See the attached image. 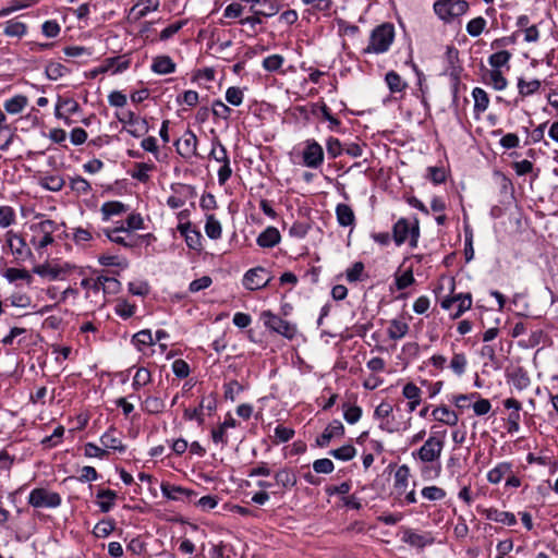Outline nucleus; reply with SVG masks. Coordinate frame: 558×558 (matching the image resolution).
Here are the masks:
<instances>
[{
    "label": "nucleus",
    "mask_w": 558,
    "mask_h": 558,
    "mask_svg": "<svg viewBox=\"0 0 558 558\" xmlns=\"http://www.w3.org/2000/svg\"><path fill=\"white\" fill-rule=\"evenodd\" d=\"M135 170L132 172V178L140 182L146 183L149 180L148 172L154 170L155 166L146 162H136Z\"/></svg>",
    "instance_id": "obj_42"
},
{
    "label": "nucleus",
    "mask_w": 558,
    "mask_h": 558,
    "mask_svg": "<svg viewBox=\"0 0 558 558\" xmlns=\"http://www.w3.org/2000/svg\"><path fill=\"white\" fill-rule=\"evenodd\" d=\"M28 99L26 96L16 95L4 102V109L8 113L17 114L27 106Z\"/></svg>",
    "instance_id": "obj_31"
},
{
    "label": "nucleus",
    "mask_w": 558,
    "mask_h": 558,
    "mask_svg": "<svg viewBox=\"0 0 558 558\" xmlns=\"http://www.w3.org/2000/svg\"><path fill=\"white\" fill-rule=\"evenodd\" d=\"M15 222V211L11 206H0V228L5 229Z\"/></svg>",
    "instance_id": "obj_49"
},
{
    "label": "nucleus",
    "mask_w": 558,
    "mask_h": 558,
    "mask_svg": "<svg viewBox=\"0 0 558 558\" xmlns=\"http://www.w3.org/2000/svg\"><path fill=\"white\" fill-rule=\"evenodd\" d=\"M96 497L99 499L97 502L101 512L107 513L114 507L117 493L111 489H99Z\"/></svg>",
    "instance_id": "obj_23"
},
{
    "label": "nucleus",
    "mask_w": 558,
    "mask_h": 558,
    "mask_svg": "<svg viewBox=\"0 0 558 558\" xmlns=\"http://www.w3.org/2000/svg\"><path fill=\"white\" fill-rule=\"evenodd\" d=\"M274 477L276 487L280 488L279 490H271L274 495H283L287 489L294 487L298 482L295 473L287 468L277 471Z\"/></svg>",
    "instance_id": "obj_11"
},
{
    "label": "nucleus",
    "mask_w": 558,
    "mask_h": 558,
    "mask_svg": "<svg viewBox=\"0 0 558 558\" xmlns=\"http://www.w3.org/2000/svg\"><path fill=\"white\" fill-rule=\"evenodd\" d=\"M482 513L487 520H492L498 523L514 525L517 523L515 515L512 512L500 511L496 508L483 509Z\"/></svg>",
    "instance_id": "obj_18"
},
{
    "label": "nucleus",
    "mask_w": 558,
    "mask_h": 558,
    "mask_svg": "<svg viewBox=\"0 0 558 558\" xmlns=\"http://www.w3.org/2000/svg\"><path fill=\"white\" fill-rule=\"evenodd\" d=\"M466 364L468 361L463 353H454L450 361V367L458 376L465 372Z\"/></svg>",
    "instance_id": "obj_54"
},
{
    "label": "nucleus",
    "mask_w": 558,
    "mask_h": 558,
    "mask_svg": "<svg viewBox=\"0 0 558 558\" xmlns=\"http://www.w3.org/2000/svg\"><path fill=\"white\" fill-rule=\"evenodd\" d=\"M402 395L409 400V412H413L421 403L422 390L413 383H408L403 389Z\"/></svg>",
    "instance_id": "obj_19"
},
{
    "label": "nucleus",
    "mask_w": 558,
    "mask_h": 558,
    "mask_svg": "<svg viewBox=\"0 0 558 558\" xmlns=\"http://www.w3.org/2000/svg\"><path fill=\"white\" fill-rule=\"evenodd\" d=\"M541 81L539 80H531V81H525L524 78L520 77L518 80V92H519V95L524 98V97H527V96H531L533 94H535L539 88H541Z\"/></svg>",
    "instance_id": "obj_32"
},
{
    "label": "nucleus",
    "mask_w": 558,
    "mask_h": 558,
    "mask_svg": "<svg viewBox=\"0 0 558 558\" xmlns=\"http://www.w3.org/2000/svg\"><path fill=\"white\" fill-rule=\"evenodd\" d=\"M337 221L341 227H351L355 223L353 209L347 204H338L336 207Z\"/></svg>",
    "instance_id": "obj_22"
},
{
    "label": "nucleus",
    "mask_w": 558,
    "mask_h": 558,
    "mask_svg": "<svg viewBox=\"0 0 558 558\" xmlns=\"http://www.w3.org/2000/svg\"><path fill=\"white\" fill-rule=\"evenodd\" d=\"M344 434V426L343 424L338 421L333 420L323 432V434L317 437L316 444L319 447H326L332 438L341 437Z\"/></svg>",
    "instance_id": "obj_14"
},
{
    "label": "nucleus",
    "mask_w": 558,
    "mask_h": 558,
    "mask_svg": "<svg viewBox=\"0 0 558 558\" xmlns=\"http://www.w3.org/2000/svg\"><path fill=\"white\" fill-rule=\"evenodd\" d=\"M329 453L335 459H338L341 461H349L354 458L356 450L352 445H344L338 449L331 450Z\"/></svg>",
    "instance_id": "obj_43"
},
{
    "label": "nucleus",
    "mask_w": 558,
    "mask_h": 558,
    "mask_svg": "<svg viewBox=\"0 0 558 558\" xmlns=\"http://www.w3.org/2000/svg\"><path fill=\"white\" fill-rule=\"evenodd\" d=\"M335 469L333 462L330 459H317L313 462V470L316 473L330 474Z\"/></svg>",
    "instance_id": "obj_58"
},
{
    "label": "nucleus",
    "mask_w": 558,
    "mask_h": 558,
    "mask_svg": "<svg viewBox=\"0 0 558 558\" xmlns=\"http://www.w3.org/2000/svg\"><path fill=\"white\" fill-rule=\"evenodd\" d=\"M27 32L26 24L19 19L9 21L4 28V35H25Z\"/></svg>",
    "instance_id": "obj_45"
},
{
    "label": "nucleus",
    "mask_w": 558,
    "mask_h": 558,
    "mask_svg": "<svg viewBox=\"0 0 558 558\" xmlns=\"http://www.w3.org/2000/svg\"><path fill=\"white\" fill-rule=\"evenodd\" d=\"M512 473V465L508 462H501L492 469L487 474V480L492 484H498L505 476Z\"/></svg>",
    "instance_id": "obj_27"
},
{
    "label": "nucleus",
    "mask_w": 558,
    "mask_h": 558,
    "mask_svg": "<svg viewBox=\"0 0 558 558\" xmlns=\"http://www.w3.org/2000/svg\"><path fill=\"white\" fill-rule=\"evenodd\" d=\"M130 63L131 61L128 54L107 58L102 65L85 73V76L88 78H96L99 74L107 73L110 70H112V74L121 73L129 69Z\"/></svg>",
    "instance_id": "obj_6"
},
{
    "label": "nucleus",
    "mask_w": 558,
    "mask_h": 558,
    "mask_svg": "<svg viewBox=\"0 0 558 558\" xmlns=\"http://www.w3.org/2000/svg\"><path fill=\"white\" fill-rule=\"evenodd\" d=\"M469 9L465 0H437L434 3V11L444 21H451L463 15Z\"/></svg>",
    "instance_id": "obj_2"
},
{
    "label": "nucleus",
    "mask_w": 558,
    "mask_h": 558,
    "mask_svg": "<svg viewBox=\"0 0 558 558\" xmlns=\"http://www.w3.org/2000/svg\"><path fill=\"white\" fill-rule=\"evenodd\" d=\"M125 131L133 137H141L148 132V123L145 119L140 118L132 126L126 128Z\"/></svg>",
    "instance_id": "obj_51"
},
{
    "label": "nucleus",
    "mask_w": 558,
    "mask_h": 558,
    "mask_svg": "<svg viewBox=\"0 0 558 558\" xmlns=\"http://www.w3.org/2000/svg\"><path fill=\"white\" fill-rule=\"evenodd\" d=\"M272 277L268 274L267 269L263 267H255L247 270L243 278V286L248 290H259L267 287Z\"/></svg>",
    "instance_id": "obj_9"
},
{
    "label": "nucleus",
    "mask_w": 558,
    "mask_h": 558,
    "mask_svg": "<svg viewBox=\"0 0 558 558\" xmlns=\"http://www.w3.org/2000/svg\"><path fill=\"white\" fill-rule=\"evenodd\" d=\"M327 154L330 158H337L341 155L344 147H342L340 141L335 137H329L326 143Z\"/></svg>",
    "instance_id": "obj_60"
},
{
    "label": "nucleus",
    "mask_w": 558,
    "mask_h": 558,
    "mask_svg": "<svg viewBox=\"0 0 558 558\" xmlns=\"http://www.w3.org/2000/svg\"><path fill=\"white\" fill-rule=\"evenodd\" d=\"M66 57L77 58L82 56L90 57L95 53L94 49L85 46H68L63 48Z\"/></svg>",
    "instance_id": "obj_47"
},
{
    "label": "nucleus",
    "mask_w": 558,
    "mask_h": 558,
    "mask_svg": "<svg viewBox=\"0 0 558 558\" xmlns=\"http://www.w3.org/2000/svg\"><path fill=\"white\" fill-rule=\"evenodd\" d=\"M489 80L496 90H502L507 87V80L499 70H492Z\"/></svg>",
    "instance_id": "obj_64"
},
{
    "label": "nucleus",
    "mask_w": 558,
    "mask_h": 558,
    "mask_svg": "<svg viewBox=\"0 0 558 558\" xmlns=\"http://www.w3.org/2000/svg\"><path fill=\"white\" fill-rule=\"evenodd\" d=\"M213 147L209 156L217 162L227 163L230 161L228 151L218 137H215L211 143Z\"/></svg>",
    "instance_id": "obj_36"
},
{
    "label": "nucleus",
    "mask_w": 558,
    "mask_h": 558,
    "mask_svg": "<svg viewBox=\"0 0 558 558\" xmlns=\"http://www.w3.org/2000/svg\"><path fill=\"white\" fill-rule=\"evenodd\" d=\"M64 434V427L58 426L54 428L53 433L50 436L45 437L41 440V444L46 447H54L58 445V442L61 440Z\"/></svg>",
    "instance_id": "obj_61"
},
{
    "label": "nucleus",
    "mask_w": 558,
    "mask_h": 558,
    "mask_svg": "<svg viewBox=\"0 0 558 558\" xmlns=\"http://www.w3.org/2000/svg\"><path fill=\"white\" fill-rule=\"evenodd\" d=\"M454 303H458L457 311L453 314V317L457 318L471 307L472 296L470 293H466V294H458L452 298H446L441 301V307L444 310H451V307Z\"/></svg>",
    "instance_id": "obj_13"
},
{
    "label": "nucleus",
    "mask_w": 558,
    "mask_h": 558,
    "mask_svg": "<svg viewBox=\"0 0 558 558\" xmlns=\"http://www.w3.org/2000/svg\"><path fill=\"white\" fill-rule=\"evenodd\" d=\"M262 319L267 328L288 339H292L296 333L294 325L272 314L270 311L263 312Z\"/></svg>",
    "instance_id": "obj_7"
},
{
    "label": "nucleus",
    "mask_w": 558,
    "mask_h": 558,
    "mask_svg": "<svg viewBox=\"0 0 558 558\" xmlns=\"http://www.w3.org/2000/svg\"><path fill=\"white\" fill-rule=\"evenodd\" d=\"M511 58V53L507 50H500L493 53L488 62L494 68V70H498L500 66L506 65Z\"/></svg>",
    "instance_id": "obj_48"
},
{
    "label": "nucleus",
    "mask_w": 558,
    "mask_h": 558,
    "mask_svg": "<svg viewBox=\"0 0 558 558\" xmlns=\"http://www.w3.org/2000/svg\"><path fill=\"white\" fill-rule=\"evenodd\" d=\"M421 493L425 499L432 501L441 500L446 497V492L438 486L424 487Z\"/></svg>",
    "instance_id": "obj_55"
},
{
    "label": "nucleus",
    "mask_w": 558,
    "mask_h": 558,
    "mask_svg": "<svg viewBox=\"0 0 558 558\" xmlns=\"http://www.w3.org/2000/svg\"><path fill=\"white\" fill-rule=\"evenodd\" d=\"M283 57L281 54H271L263 60V68L268 72H275L283 64Z\"/></svg>",
    "instance_id": "obj_53"
},
{
    "label": "nucleus",
    "mask_w": 558,
    "mask_h": 558,
    "mask_svg": "<svg viewBox=\"0 0 558 558\" xmlns=\"http://www.w3.org/2000/svg\"><path fill=\"white\" fill-rule=\"evenodd\" d=\"M178 230L184 236L190 248L196 251L202 248V234L196 229H192L191 223L179 225Z\"/></svg>",
    "instance_id": "obj_17"
},
{
    "label": "nucleus",
    "mask_w": 558,
    "mask_h": 558,
    "mask_svg": "<svg viewBox=\"0 0 558 558\" xmlns=\"http://www.w3.org/2000/svg\"><path fill=\"white\" fill-rule=\"evenodd\" d=\"M28 504L34 508H57L61 505V496L46 488H34L29 493Z\"/></svg>",
    "instance_id": "obj_5"
},
{
    "label": "nucleus",
    "mask_w": 558,
    "mask_h": 558,
    "mask_svg": "<svg viewBox=\"0 0 558 558\" xmlns=\"http://www.w3.org/2000/svg\"><path fill=\"white\" fill-rule=\"evenodd\" d=\"M243 97V90L235 86L229 87L226 92V100L232 106H240Z\"/></svg>",
    "instance_id": "obj_57"
},
{
    "label": "nucleus",
    "mask_w": 558,
    "mask_h": 558,
    "mask_svg": "<svg viewBox=\"0 0 558 558\" xmlns=\"http://www.w3.org/2000/svg\"><path fill=\"white\" fill-rule=\"evenodd\" d=\"M174 145L177 146V151L182 157L195 156L197 137L191 130H187L184 132L183 136L175 142Z\"/></svg>",
    "instance_id": "obj_12"
},
{
    "label": "nucleus",
    "mask_w": 558,
    "mask_h": 558,
    "mask_svg": "<svg viewBox=\"0 0 558 558\" xmlns=\"http://www.w3.org/2000/svg\"><path fill=\"white\" fill-rule=\"evenodd\" d=\"M486 25L485 19L482 16L475 17L471 20L466 25V31L469 35H481Z\"/></svg>",
    "instance_id": "obj_62"
},
{
    "label": "nucleus",
    "mask_w": 558,
    "mask_h": 558,
    "mask_svg": "<svg viewBox=\"0 0 558 558\" xmlns=\"http://www.w3.org/2000/svg\"><path fill=\"white\" fill-rule=\"evenodd\" d=\"M402 541L407 544L422 548L426 545V539L423 535L412 532L411 530H408L404 532Z\"/></svg>",
    "instance_id": "obj_56"
},
{
    "label": "nucleus",
    "mask_w": 558,
    "mask_h": 558,
    "mask_svg": "<svg viewBox=\"0 0 558 558\" xmlns=\"http://www.w3.org/2000/svg\"><path fill=\"white\" fill-rule=\"evenodd\" d=\"M281 235L277 228H266L257 238L256 242L260 247H274L280 242Z\"/></svg>",
    "instance_id": "obj_20"
},
{
    "label": "nucleus",
    "mask_w": 558,
    "mask_h": 558,
    "mask_svg": "<svg viewBox=\"0 0 558 558\" xmlns=\"http://www.w3.org/2000/svg\"><path fill=\"white\" fill-rule=\"evenodd\" d=\"M446 430H433L423 446L412 456L424 463L437 461L445 446Z\"/></svg>",
    "instance_id": "obj_1"
},
{
    "label": "nucleus",
    "mask_w": 558,
    "mask_h": 558,
    "mask_svg": "<svg viewBox=\"0 0 558 558\" xmlns=\"http://www.w3.org/2000/svg\"><path fill=\"white\" fill-rule=\"evenodd\" d=\"M5 240L8 247L16 262L23 263L33 257L32 250L20 234L13 231H8L5 233Z\"/></svg>",
    "instance_id": "obj_8"
},
{
    "label": "nucleus",
    "mask_w": 558,
    "mask_h": 558,
    "mask_svg": "<svg viewBox=\"0 0 558 558\" xmlns=\"http://www.w3.org/2000/svg\"><path fill=\"white\" fill-rule=\"evenodd\" d=\"M150 379V372L145 367H138L133 377L132 386L134 390H138L141 387L146 386Z\"/></svg>",
    "instance_id": "obj_44"
},
{
    "label": "nucleus",
    "mask_w": 558,
    "mask_h": 558,
    "mask_svg": "<svg viewBox=\"0 0 558 558\" xmlns=\"http://www.w3.org/2000/svg\"><path fill=\"white\" fill-rule=\"evenodd\" d=\"M473 98H474V109L475 111L477 112H484L487 107H488V104H489V98H488V95L487 93L480 88V87H475L473 89Z\"/></svg>",
    "instance_id": "obj_41"
},
{
    "label": "nucleus",
    "mask_w": 558,
    "mask_h": 558,
    "mask_svg": "<svg viewBox=\"0 0 558 558\" xmlns=\"http://www.w3.org/2000/svg\"><path fill=\"white\" fill-rule=\"evenodd\" d=\"M409 331V325L405 322L393 319L390 322V326L388 328V336L392 340H398L403 338Z\"/></svg>",
    "instance_id": "obj_38"
},
{
    "label": "nucleus",
    "mask_w": 558,
    "mask_h": 558,
    "mask_svg": "<svg viewBox=\"0 0 558 558\" xmlns=\"http://www.w3.org/2000/svg\"><path fill=\"white\" fill-rule=\"evenodd\" d=\"M114 530V522L106 519L99 521L94 527V534L97 537H107Z\"/></svg>",
    "instance_id": "obj_52"
},
{
    "label": "nucleus",
    "mask_w": 558,
    "mask_h": 558,
    "mask_svg": "<svg viewBox=\"0 0 558 558\" xmlns=\"http://www.w3.org/2000/svg\"><path fill=\"white\" fill-rule=\"evenodd\" d=\"M278 13V8L275 7L274 4L269 3L268 4V10H253V15L252 16H247L245 17L244 20H241V24H251L252 26H254L256 23H260V19L259 16L263 15V16H272L275 14Z\"/></svg>",
    "instance_id": "obj_37"
},
{
    "label": "nucleus",
    "mask_w": 558,
    "mask_h": 558,
    "mask_svg": "<svg viewBox=\"0 0 558 558\" xmlns=\"http://www.w3.org/2000/svg\"><path fill=\"white\" fill-rule=\"evenodd\" d=\"M46 75L49 80L57 81L62 77L69 70L59 62H50L46 66Z\"/></svg>",
    "instance_id": "obj_46"
},
{
    "label": "nucleus",
    "mask_w": 558,
    "mask_h": 558,
    "mask_svg": "<svg viewBox=\"0 0 558 558\" xmlns=\"http://www.w3.org/2000/svg\"><path fill=\"white\" fill-rule=\"evenodd\" d=\"M409 477H410L409 466L407 464L399 466L395 473V488L399 493H403L407 489L408 483H409Z\"/></svg>",
    "instance_id": "obj_35"
},
{
    "label": "nucleus",
    "mask_w": 558,
    "mask_h": 558,
    "mask_svg": "<svg viewBox=\"0 0 558 558\" xmlns=\"http://www.w3.org/2000/svg\"><path fill=\"white\" fill-rule=\"evenodd\" d=\"M128 210L126 205L118 201L106 202L101 206L104 220H108L111 216H117Z\"/></svg>",
    "instance_id": "obj_34"
},
{
    "label": "nucleus",
    "mask_w": 558,
    "mask_h": 558,
    "mask_svg": "<svg viewBox=\"0 0 558 558\" xmlns=\"http://www.w3.org/2000/svg\"><path fill=\"white\" fill-rule=\"evenodd\" d=\"M165 401L156 396H148L142 402V410L148 414H159L165 410Z\"/></svg>",
    "instance_id": "obj_29"
},
{
    "label": "nucleus",
    "mask_w": 558,
    "mask_h": 558,
    "mask_svg": "<svg viewBox=\"0 0 558 558\" xmlns=\"http://www.w3.org/2000/svg\"><path fill=\"white\" fill-rule=\"evenodd\" d=\"M221 225L220 222L215 218L214 215H208L206 217V223H205V233L206 235L211 240H217L221 236Z\"/></svg>",
    "instance_id": "obj_39"
},
{
    "label": "nucleus",
    "mask_w": 558,
    "mask_h": 558,
    "mask_svg": "<svg viewBox=\"0 0 558 558\" xmlns=\"http://www.w3.org/2000/svg\"><path fill=\"white\" fill-rule=\"evenodd\" d=\"M133 343L136 344V345H153L155 342H154V339H153V335H151V331L149 329H144V330H141L138 331L137 333H135L133 336Z\"/></svg>",
    "instance_id": "obj_59"
},
{
    "label": "nucleus",
    "mask_w": 558,
    "mask_h": 558,
    "mask_svg": "<svg viewBox=\"0 0 558 558\" xmlns=\"http://www.w3.org/2000/svg\"><path fill=\"white\" fill-rule=\"evenodd\" d=\"M363 271H364V264L362 262L354 263L352 265V267L347 270V280L349 282L360 281Z\"/></svg>",
    "instance_id": "obj_63"
},
{
    "label": "nucleus",
    "mask_w": 558,
    "mask_h": 558,
    "mask_svg": "<svg viewBox=\"0 0 558 558\" xmlns=\"http://www.w3.org/2000/svg\"><path fill=\"white\" fill-rule=\"evenodd\" d=\"M393 241L397 245L403 244L410 238L411 246H416L420 235L418 222L413 226L405 218H400L392 228Z\"/></svg>",
    "instance_id": "obj_4"
},
{
    "label": "nucleus",
    "mask_w": 558,
    "mask_h": 558,
    "mask_svg": "<svg viewBox=\"0 0 558 558\" xmlns=\"http://www.w3.org/2000/svg\"><path fill=\"white\" fill-rule=\"evenodd\" d=\"M33 271L41 277H48L51 280L61 278V274L64 272L62 267L51 266L49 264L37 265Z\"/></svg>",
    "instance_id": "obj_33"
},
{
    "label": "nucleus",
    "mask_w": 558,
    "mask_h": 558,
    "mask_svg": "<svg viewBox=\"0 0 558 558\" xmlns=\"http://www.w3.org/2000/svg\"><path fill=\"white\" fill-rule=\"evenodd\" d=\"M206 409L208 412H211L216 409V400L214 398H203L199 405L193 410L185 409L184 417L186 420H196L199 425L204 423V418L202 416V411Z\"/></svg>",
    "instance_id": "obj_16"
},
{
    "label": "nucleus",
    "mask_w": 558,
    "mask_h": 558,
    "mask_svg": "<svg viewBox=\"0 0 558 558\" xmlns=\"http://www.w3.org/2000/svg\"><path fill=\"white\" fill-rule=\"evenodd\" d=\"M159 0H140L132 9L130 14L134 19L145 16L148 12L157 10Z\"/></svg>",
    "instance_id": "obj_24"
},
{
    "label": "nucleus",
    "mask_w": 558,
    "mask_h": 558,
    "mask_svg": "<svg viewBox=\"0 0 558 558\" xmlns=\"http://www.w3.org/2000/svg\"><path fill=\"white\" fill-rule=\"evenodd\" d=\"M305 144L302 154L303 163L308 168L317 169L324 162L323 147L315 140H308Z\"/></svg>",
    "instance_id": "obj_10"
},
{
    "label": "nucleus",
    "mask_w": 558,
    "mask_h": 558,
    "mask_svg": "<svg viewBox=\"0 0 558 558\" xmlns=\"http://www.w3.org/2000/svg\"><path fill=\"white\" fill-rule=\"evenodd\" d=\"M433 416L438 422L445 423L449 426L458 424L459 417L456 412L451 411L448 407H438L433 411Z\"/></svg>",
    "instance_id": "obj_26"
},
{
    "label": "nucleus",
    "mask_w": 558,
    "mask_h": 558,
    "mask_svg": "<svg viewBox=\"0 0 558 558\" xmlns=\"http://www.w3.org/2000/svg\"><path fill=\"white\" fill-rule=\"evenodd\" d=\"M369 45L363 49L364 53H383L386 52L395 37H371Z\"/></svg>",
    "instance_id": "obj_21"
},
{
    "label": "nucleus",
    "mask_w": 558,
    "mask_h": 558,
    "mask_svg": "<svg viewBox=\"0 0 558 558\" xmlns=\"http://www.w3.org/2000/svg\"><path fill=\"white\" fill-rule=\"evenodd\" d=\"M71 189L80 195H86L92 191L89 182L83 177L72 178L70 181Z\"/></svg>",
    "instance_id": "obj_50"
},
{
    "label": "nucleus",
    "mask_w": 558,
    "mask_h": 558,
    "mask_svg": "<svg viewBox=\"0 0 558 558\" xmlns=\"http://www.w3.org/2000/svg\"><path fill=\"white\" fill-rule=\"evenodd\" d=\"M175 70V63L167 56L156 57L151 64V71L157 74H170Z\"/></svg>",
    "instance_id": "obj_25"
},
{
    "label": "nucleus",
    "mask_w": 558,
    "mask_h": 558,
    "mask_svg": "<svg viewBox=\"0 0 558 558\" xmlns=\"http://www.w3.org/2000/svg\"><path fill=\"white\" fill-rule=\"evenodd\" d=\"M161 493L165 497L172 500H178L180 496L191 497L193 492L175 485H170L168 483L161 484Z\"/></svg>",
    "instance_id": "obj_28"
},
{
    "label": "nucleus",
    "mask_w": 558,
    "mask_h": 558,
    "mask_svg": "<svg viewBox=\"0 0 558 558\" xmlns=\"http://www.w3.org/2000/svg\"><path fill=\"white\" fill-rule=\"evenodd\" d=\"M31 230L34 232L31 243L37 250H43L53 242L52 234L57 230V223L47 219L33 225Z\"/></svg>",
    "instance_id": "obj_3"
},
{
    "label": "nucleus",
    "mask_w": 558,
    "mask_h": 558,
    "mask_svg": "<svg viewBox=\"0 0 558 558\" xmlns=\"http://www.w3.org/2000/svg\"><path fill=\"white\" fill-rule=\"evenodd\" d=\"M232 45V41L230 39H221V37H217V39H214V37H210L209 41L207 43V52L216 58L220 59H228L230 53L229 49Z\"/></svg>",
    "instance_id": "obj_15"
},
{
    "label": "nucleus",
    "mask_w": 558,
    "mask_h": 558,
    "mask_svg": "<svg viewBox=\"0 0 558 558\" xmlns=\"http://www.w3.org/2000/svg\"><path fill=\"white\" fill-rule=\"evenodd\" d=\"M100 442L105 448L117 450L119 452L125 451V446L121 439L116 436L114 430H108L100 437Z\"/></svg>",
    "instance_id": "obj_30"
},
{
    "label": "nucleus",
    "mask_w": 558,
    "mask_h": 558,
    "mask_svg": "<svg viewBox=\"0 0 558 558\" xmlns=\"http://www.w3.org/2000/svg\"><path fill=\"white\" fill-rule=\"evenodd\" d=\"M385 81L391 93H400L407 87L401 76L395 71H389L385 76Z\"/></svg>",
    "instance_id": "obj_40"
}]
</instances>
